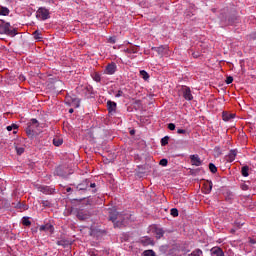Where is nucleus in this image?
<instances>
[{
	"instance_id": "nucleus-23",
	"label": "nucleus",
	"mask_w": 256,
	"mask_h": 256,
	"mask_svg": "<svg viewBox=\"0 0 256 256\" xmlns=\"http://www.w3.org/2000/svg\"><path fill=\"white\" fill-rule=\"evenodd\" d=\"M38 190L41 193H45L46 195L49 193V187H47V186H40V187H38Z\"/></svg>"
},
{
	"instance_id": "nucleus-31",
	"label": "nucleus",
	"mask_w": 256,
	"mask_h": 256,
	"mask_svg": "<svg viewBox=\"0 0 256 256\" xmlns=\"http://www.w3.org/2000/svg\"><path fill=\"white\" fill-rule=\"evenodd\" d=\"M169 163V161H167V159L163 158L160 160V165H162V167H167V164Z\"/></svg>"
},
{
	"instance_id": "nucleus-14",
	"label": "nucleus",
	"mask_w": 256,
	"mask_h": 256,
	"mask_svg": "<svg viewBox=\"0 0 256 256\" xmlns=\"http://www.w3.org/2000/svg\"><path fill=\"white\" fill-rule=\"evenodd\" d=\"M78 189L80 191H85V190L89 189V180H85L82 184H79Z\"/></svg>"
},
{
	"instance_id": "nucleus-42",
	"label": "nucleus",
	"mask_w": 256,
	"mask_h": 256,
	"mask_svg": "<svg viewBox=\"0 0 256 256\" xmlns=\"http://www.w3.org/2000/svg\"><path fill=\"white\" fill-rule=\"evenodd\" d=\"M89 187H91V189H95L96 184L95 183H91Z\"/></svg>"
},
{
	"instance_id": "nucleus-38",
	"label": "nucleus",
	"mask_w": 256,
	"mask_h": 256,
	"mask_svg": "<svg viewBox=\"0 0 256 256\" xmlns=\"http://www.w3.org/2000/svg\"><path fill=\"white\" fill-rule=\"evenodd\" d=\"M34 37H35L36 39H41V34L39 33V31H35V32H34Z\"/></svg>"
},
{
	"instance_id": "nucleus-26",
	"label": "nucleus",
	"mask_w": 256,
	"mask_h": 256,
	"mask_svg": "<svg viewBox=\"0 0 256 256\" xmlns=\"http://www.w3.org/2000/svg\"><path fill=\"white\" fill-rule=\"evenodd\" d=\"M170 214L172 215V217H179V210H177V208H172L170 210Z\"/></svg>"
},
{
	"instance_id": "nucleus-20",
	"label": "nucleus",
	"mask_w": 256,
	"mask_h": 256,
	"mask_svg": "<svg viewBox=\"0 0 256 256\" xmlns=\"http://www.w3.org/2000/svg\"><path fill=\"white\" fill-rule=\"evenodd\" d=\"M140 77L142 79H144V81H148L149 80V73H147V71H145V70H141L140 71Z\"/></svg>"
},
{
	"instance_id": "nucleus-3",
	"label": "nucleus",
	"mask_w": 256,
	"mask_h": 256,
	"mask_svg": "<svg viewBox=\"0 0 256 256\" xmlns=\"http://www.w3.org/2000/svg\"><path fill=\"white\" fill-rule=\"evenodd\" d=\"M37 19H41L42 21H46V19H49V10L46 8H39L36 12Z\"/></svg>"
},
{
	"instance_id": "nucleus-1",
	"label": "nucleus",
	"mask_w": 256,
	"mask_h": 256,
	"mask_svg": "<svg viewBox=\"0 0 256 256\" xmlns=\"http://www.w3.org/2000/svg\"><path fill=\"white\" fill-rule=\"evenodd\" d=\"M108 213L109 219L114 224V227H125L127 225V219L130 217L129 214H121L115 208H110Z\"/></svg>"
},
{
	"instance_id": "nucleus-50",
	"label": "nucleus",
	"mask_w": 256,
	"mask_h": 256,
	"mask_svg": "<svg viewBox=\"0 0 256 256\" xmlns=\"http://www.w3.org/2000/svg\"><path fill=\"white\" fill-rule=\"evenodd\" d=\"M43 1H51V0H43Z\"/></svg>"
},
{
	"instance_id": "nucleus-39",
	"label": "nucleus",
	"mask_w": 256,
	"mask_h": 256,
	"mask_svg": "<svg viewBox=\"0 0 256 256\" xmlns=\"http://www.w3.org/2000/svg\"><path fill=\"white\" fill-rule=\"evenodd\" d=\"M122 96H123V91H121V90H119V91L116 93V95H115V97H117V98L122 97Z\"/></svg>"
},
{
	"instance_id": "nucleus-48",
	"label": "nucleus",
	"mask_w": 256,
	"mask_h": 256,
	"mask_svg": "<svg viewBox=\"0 0 256 256\" xmlns=\"http://www.w3.org/2000/svg\"><path fill=\"white\" fill-rule=\"evenodd\" d=\"M0 245H3V240L0 239Z\"/></svg>"
},
{
	"instance_id": "nucleus-27",
	"label": "nucleus",
	"mask_w": 256,
	"mask_h": 256,
	"mask_svg": "<svg viewBox=\"0 0 256 256\" xmlns=\"http://www.w3.org/2000/svg\"><path fill=\"white\" fill-rule=\"evenodd\" d=\"M142 256H155V251L153 250H145Z\"/></svg>"
},
{
	"instance_id": "nucleus-2",
	"label": "nucleus",
	"mask_w": 256,
	"mask_h": 256,
	"mask_svg": "<svg viewBox=\"0 0 256 256\" xmlns=\"http://www.w3.org/2000/svg\"><path fill=\"white\" fill-rule=\"evenodd\" d=\"M0 35L15 37V35H17V30L15 28H11V24H9V22L0 20Z\"/></svg>"
},
{
	"instance_id": "nucleus-44",
	"label": "nucleus",
	"mask_w": 256,
	"mask_h": 256,
	"mask_svg": "<svg viewBox=\"0 0 256 256\" xmlns=\"http://www.w3.org/2000/svg\"><path fill=\"white\" fill-rule=\"evenodd\" d=\"M252 38L256 39V32L252 34Z\"/></svg>"
},
{
	"instance_id": "nucleus-25",
	"label": "nucleus",
	"mask_w": 256,
	"mask_h": 256,
	"mask_svg": "<svg viewBox=\"0 0 256 256\" xmlns=\"http://www.w3.org/2000/svg\"><path fill=\"white\" fill-rule=\"evenodd\" d=\"M169 143V136H165L161 139V145L162 147H165V145H168Z\"/></svg>"
},
{
	"instance_id": "nucleus-7",
	"label": "nucleus",
	"mask_w": 256,
	"mask_h": 256,
	"mask_svg": "<svg viewBox=\"0 0 256 256\" xmlns=\"http://www.w3.org/2000/svg\"><path fill=\"white\" fill-rule=\"evenodd\" d=\"M107 110H108V113L113 115V113H115L117 111V103L114 102V101L108 100V102H107Z\"/></svg>"
},
{
	"instance_id": "nucleus-30",
	"label": "nucleus",
	"mask_w": 256,
	"mask_h": 256,
	"mask_svg": "<svg viewBox=\"0 0 256 256\" xmlns=\"http://www.w3.org/2000/svg\"><path fill=\"white\" fill-rule=\"evenodd\" d=\"M126 53H137V48L132 47V48H127L125 50Z\"/></svg>"
},
{
	"instance_id": "nucleus-41",
	"label": "nucleus",
	"mask_w": 256,
	"mask_h": 256,
	"mask_svg": "<svg viewBox=\"0 0 256 256\" xmlns=\"http://www.w3.org/2000/svg\"><path fill=\"white\" fill-rule=\"evenodd\" d=\"M25 79H26V78H25L24 75H20V76H19V80H20V81H25Z\"/></svg>"
},
{
	"instance_id": "nucleus-8",
	"label": "nucleus",
	"mask_w": 256,
	"mask_h": 256,
	"mask_svg": "<svg viewBox=\"0 0 256 256\" xmlns=\"http://www.w3.org/2000/svg\"><path fill=\"white\" fill-rule=\"evenodd\" d=\"M190 160H191L192 165H195V167H200L201 158H199V155H197V154L191 155Z\"/></svg>"
},
{
	"instance_id": "nucleus-16",
	"label": "nucleus",
	"mask_w": 256,
	"mask_h": 256,
	"mask_svg": "<svg viewBox=\"0 0 256 256\" xmlns=\"http://www.w3.org/2000/svg\"><path fill=\"white\" fill-rule=\"evenodd\" d=\"M222 119L223 121H231V119H235V114L223 113Z\"/></svg>"
},
{
	"instance_id": "nucleus-10",
	"label": "nucleus",
	"mask_w": 256,
	"mask_h": 256,
	"mask_svg": "<svg viewBox=\"0 0 256 256\" xmlns=\"http://www.w3.org/2000/svg\"><path fill=\"white\" fill-rule=\"evenodd\" d=\"M211 255L212 256H225V253H223V250L219 247H214L211 249Z\"/></svg>"
},
{
	"instance_id": "nucleus-5",
	"label": "nucleus",
	"mask_w": 256,
	"mask_h": 256,
	"mask_svg": "<svg viewBox=\"0 0 256 256\" xmlns=\"http://www.w3.org/2000/svg\"><path fill=\"white\" fill-rule=\"evenodd\" d=\"M181 91L186 101H193V94H191V88L183 86Z\"/></svg>"
},
{
	"instance_id": "nucleus-24",
	"label": "nucleus",
	"mask_w": 256,
	"mask_h": 256,
	"mask_svg": "<svg viewBox=\"0 0 256 256\" xmlns=\"http://www.w3.org/2000/svg\"><path fill=\"white\" fill-rule=\"evenodd\" d=\"M7 131H17L19 129V126L17 124H12L10 126H7Z\"/></svg>"
},
{
	"instance_id": "nucleus-40",
	"label": "nucleus",
	"mask_w": 256,
	"mask_h": 256,
	"mask_svg": "<svg viewBox=\"0 0 256 256\" xmlns=\"http://www.w3.org/2000/svg\"><path fill=\"white\" fill-rule=\"evenodd\" d=\"M108 41L109 43L115 44V37H110Z\"/></svg>"
},
{
	"instance_id": "nucleus-43",
	"label": "nucleus",
	"mask_w": 256,
	"mask_h": 256,
	"mask_svg": "<svg viewBox=\"0 0 256 256\" xmlns=\"http://www.w3.org/2000/svg\"><path fill=\"white\" fill-rule=\"evenodd\" d=\"M66 191H67V193H71V191H72L71 187H68V188L66 189Z\"/></svg>"
},
{
	"instance_id": "nucleus-9",
	"label": "nucleus",
	"mask_w": 256,
	"mask_h": 256,
	"mask_svg": "<svg viewBox=\"0 0 256 256\" xmlns=\"http://www.w3.org/2000/svg\"><path fill=\"white\" fill-rule=\"evenodd\" d=\"M54 229L55 228L53 227V225H51L49 223L40 226V231H45L46 233H53Z\"/></svg>"
},
{
	"instance_id": "nucleus-32",
	"label": "nucleus",
	"mask_w": 256,
	"mask_h": 256,
	"mask_svg": "<svg viewBox=\"0 0 256 256\" xmlns=\"http://www.w3.org/2000/svg\"><path fill=\"white\" fill-rule=\"evenodd\" d=\"M93 79L96 81V83H99V81H101V76L99 74H95Z\"/></svg>"
},
{
	"instance_id": "nucleus-15",
	"label": "nucleus",
	"mask_w": 256,
	"mask_h": 256,
	"mask_svg": "<svg viewBox=\"0 0 256 256\" xmlns=\"http://www.w3.org/2000/svg\"><path fill=\"white\" fill-rule=\"evenodd\" d=\"M141 243H142V245H144V246L153 245V239H151L150 237H143V238L141 239Z\"/></svg>"
},
{
	"instance_id": "nucleus-46",
	"label": "nucleus",
	"mask_w": 256,
	"mask_h": 256,
	"mask_svg": "<svg viewBox=\"0 0 256 256\" xmlns=\"http://www.w3.org/2000/svg\"><path fill=\"white\" fill-rule=\"evenodd\" d=\"M73 111H74L73 108H71V109L69 110V113H73Z\"/></svg>"
},
{
	"instance_id": "nucleus-6",
	"label": "nucleus",
	"mask_w": 256,
	"mask_h": 256,
	"mask_svg": "<svg viewBox=\"0 0 256 256\" xmlns=\"http://www.w3.org/2000/svg\"><path fill=\"white\" fill-rule=\"evenodd\" d=\"M158 52V55H161V57H168L169 55V47L168 46H159L156 48H153Z\"/></svg>"
},
{
	"instance_id": "nucleus-37",
	"label": "nucleus",
	"mask_w": 256,
	"mask_h": 256,
	"mask_svg": "<svg viewBox=\"0 0 256 256\" xmlns=\"http://www.w3.org/2000/svg\"><path fill=\"white\" fill-rule=\"evenodd\" d=\"M72 103H74L75 107H79V99L75 98L72 100Z\"/></svg>"
},
{
	"instance_id": "nucleus-33",
	"label": "nucleus",
	"mask_w": 256,
	"mask_h": 256,
	"mask_svg": "<svg viewBox=\"0 0 256 256\" xmlns=\"http://www.w3.org/2000/svg\"><path fill=\"white\" fill-rule=\"evenodd\" d=\"M23 225H25L26 227H29V225H31V221H29V219L27 218H24Z\"/></svg>"
},
{
	"instance_id": "nucleus-12",
	"label": "nucleus",
	"mask_w": 256,
	"mask_h": 256,
	"mask_svg": "<svg viewBox=\"0 0 256 256\" xmlns=\"http://www.w3.org/2000/svg\"><path fill=\"white\" fill-rule=\"evenodd\" d=\"M39 127H41V125L39 124V121H37V119H32L30 122V129H38V131H41Z\"/></svg>"
},
{
	"instance_id": "nucleus-19",
	"label": "nucleus",
	"mask_w": 256,
	"mask_h": 256,
	"mask_svg": "<svg viewBox=\"0 0 256 256\" xmlns=\"http://www.w3.org/2000/svg\"><path fill=\"white\" fill-rule=\"evenodd\" d=\"M213 190V182H208L206 185H205V193L207 195H209V193H211V191Z\"/></svg>"
},
{
	"instance_id": "nucleus-36",
	"label": "nucleus",
	"mask_w": 256,
	"mask_h": 256,
	"mask_svg": "<svg viewBox=\"0 0 256 256\" xmlns=\"http://www.w3.org/2000/svg\"><path fill=\"white\" fill-rule=\"evenodd\" d=\"M177 133H178L179 135H185V133H187V130H185V129H178V130H177Z\"/></svg>"
},
{
	"instance_id": "nucleus-49",
	"label": "nucleus",
	"mask_w": 256,
	"mask_h": 256,
	"mask_svg": "<svg viewBox=\"0 0 256 256\" xmlns=\"http://www.w3.org/2000/svg\"><path fill=\"white\" fill-rule=\"evenodd\" d=\"M231 233H235V230H234V229H232V230H231Z\"/></svg>"
},
{
	"instance_id": "nucleus-45",
	"label": "nucleus",
	"mask_w": 256,
	"mask_h": 256,
	"mask_svg": "<svg viewBox=\"0 0 256 256\" xmlns=\"http://www.w3.org/2000/svg\"><path fill=\"white\" fill-rule=\"evenodd\" d=\"M130 133H131V135H134V134H135V131H134V130H132V131H130Z\"/></svg>"
},
{
	"instance_id": "nucleus-17",
	"label": "nucleus",
	"mask_w": 256,
	"mask_h": 256,
	"mask_svg": "<svg viewBox=\"0 0 256 256\" xmlns=\"http://www.w3.org/2000/svg\"><path fill=\"white\" fill-rule=\"evenodd\" d=\"M77 217L78 219H80V221H85V219H89V216L85 213V211H79Z\"/></svg>"
},
{
	"instance_id": "nucleus-35",
	"label": "nucleus",
	"mask_w": 256,
	"mask_h": 256,
	"mask_svg": "<svg viewBox=\"0 0 256 256\" xmlns=\"http://www.w3.org/2000/svg\"><path fill=\"white\" fill-rule=\"evenodd\" d=\"M168 129H169L170 131H175V124H174V123L168 124Z\"/></svg>"
},
{
	"instance_id": "nucleus-29",
	"label": "nucleus",
	"mask_w": 256,
	"mask_h": 256,
	"mask_svg": "<svg viewBox=\"0 0 256 256\" xmlns=\"http://www.w3.org/2000/svg\"><path fill=\"white\" fill-rule=\"evenodd\" d=\"M17 155H23L25 153V148L23 147H16Z\"/></svg>"
},
{
	"instance_id": "nucleus-34",
	"label": "nucleus",
	"mask_w": 256,
	"mask_h": 256,
	"mask_svg": "<svg viewBox=\"0 0 256 256\" xmlns=\"http://www.w3.org/2000/svg\"><path fill=\"white\" fill-rule=\"evenodd\" d=\"M226 83H227V85H231V83H233V77H231V76L227 77Z\"/></svg>"
},
{
	"instance_id": "nucleus-21",
	"label": "nucleus",
	"mask_w": 256,
	"mask_h": 256,
	"mask_svg": "<svg viewBox=\"0 0 256 256\" xmlns=\"http://www.w3.org/2000/svg\"><path fill=\"white\" fill-rule=\"evenodd\" d=\"M241 173L243 177H249V166H243Z\"/></svg>"
},
{
	"instance_id": "nucleus-4",
	"label": "nucleus",
	"mask_w": 256,
	"mask_h": 256,
	"mask_svg": "<svg viewBox=\"0 0 256 256\" xmlns=\"http://www.w3.org/2000/svg\"><path fill=\"white\" fill-rule=\"evenodd\" d=\"M104 73L105 75H115V73H117V64H115V62L107 64Z\"/></svg>"
},
{
	"instance_id": "nucleus-13",
	"label": "nucleus",
	"mask_w": 256,
	"mask_h": 256,
	"mask_svg": "<svg viewBox=\"0 0 256 256\" xmlns=\"http://www.w3.org/2000/svg\"><path fill=\"white\" fill-rule=\"evenodd\" d=\"M9 13H11L9 8H7L5 6H0V15H2L3 17H7V15H9Z\"/></svg>"
},
{
	"instance_id": "nucleus-28",
	"label": "nucleus",
	"mask_w": 256,
	"mask_h": 256,
	"mask_svg": "<svg viewBox=\"0 0 256 256\" xmlns=\"http://www.w3.org/2000/svg\"><path fill=\"white\" fill-rule=\"evenodd\" d=\"M209 169H210L211 173H217V166H215V164L210 163Z\"/></svg>"
},
{
	"instance_id": "nucleus-51",
	"label": "nucleus",
	"mask_w": 256,
	"mask_h": 256,
	"mask_svg": "<svg viewBox=\"0 0 256 256\" xmlns=\"http://www.w3.org/2000/svg\"><path fill=\"white\" fill-rule=\"evenodd\" d=\"M251 243H255L254 241H251Z\"/></svg>"
},
{
	"instance_id": "nucleus-11",
	"label": "nucleus",
	"mask_w": 256,
	"mask_h": 256,
	"mask_svg": "<svg viewBox=\"0 0 256 256\" xmlns=\"http://www.w3.org/2000/svg\"><path fill=\"white\" fill-rule=\"evenodd\" d=\"M236 157L237 150H230L229 154L227 155V161H229V163H233Z\"/></svg>"
},
{
	"instance_id": "nucleus-18",
	"label": "nucleus",
	"mask_w": 256,
	"mask_h": 256,
	"mask_svg": "<svg viewBox=\"0 0 256 256\" xmlns=\"http://www.w3.org/2000/svg\"><path fill=\"white\" fill-rule=\"evenodd\" d=\"M155 235H156V239H161V237L165 235V231H163L162 228H156Z\"/></svg>"
},
{
	"instance_id": "nucleus-22",
	"label": "nucleus",
	"mask_w": 256,
	"mask_h": 256,
	"mask_svg": "<svg viewBox=\"0 0 256 256\" xmlns=\"http://www.w3.org/2000/svg\"><path fill=\"white\" fill-rule=\"evenodd\" d=\"M53 144L55 147H60V145H63V139L61 138H54L53 139Z\"/></svg>"
},
{
	"instance_id": "nucleus-47",
	"label": "nucleus",
	"mask_w": 256,
	"mask_h": 256,
	"mask_svg": "<svg viewBox=\"0 0 256 256\" xmlns=\"http://www.w3.org/2000/svg\"><path fill=\"white\" fill-rule=\"evenodd\" d=\"M27 134H28V135H31V130L27 131Z\"/></svg>"
}]
</instances>
